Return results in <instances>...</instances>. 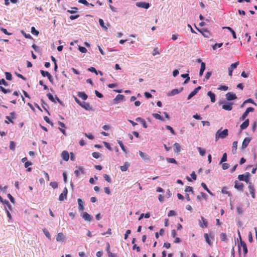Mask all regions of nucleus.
I'll return each instance as SVG.
<instances>
[{
  "label": "nucleus",
  "mask_w": 257,
  "mask_h": 257,
  "mask_svg": "<svg viewBox=\"0 0 257 257\" xmlns=\"http://www.w3.org/2000/svg\"><path fill=\"white\" fill-rule=\"evenodd\" d=\"M228 131L227 129H225L221 131V129L218 130L215 134V140L217 141L219 139H224L228 135Z\"/></svg>",
  "instance_id": "f257e3e1"
},
{
  "label": "nucleus",
  "mask_w": 257,
  "mask_h": 257,
  "mask_svg": "<svg viewBox=\"0 0 257 257\" xmlns=\"http://www.w3.org/2000/svg\"><path fill=\"white\" fill-rule=\"evenodd\" d=\"M238 234L239 235V238L240 239V243L238 244L239 249H240V247H242L244 254L245 255L247 252V248L246 244L244 242V241L241 240V235L239 231H238Z\"/></svg>",
  "instance_id": "f03ea898"
},
{
  "label": "nucleus",
  "mask_w": 257,
  "mask_h": 257,
  "mask_svg": "<svg viewBox=\"0 0 257 257\" xmlns=\"http://www.w3.org/2000/svg\"><path fill=\"white\" fill-rule=\"evenodd\" d=\"M249 176L250 173L249 172H246L244 174L239 175L238 176V179L240 181H243L248 184L250 182L249 181Z\"/></svg>",
  "instance_id": "7ed1b4c3"
},
{
  "label": "nucleus",
  "mask_w": 257,
  "mask_h": 257,
  "mask_svg": "<svg viewBox=\"0 0 257 257\" xmlns=\"http://www.w3.org/2000/svg\"><path fill=\"white\" fill-rule=\"evenodd\" d=\"M204 238L205 239L206 242L210 245H212V240H213L214 236L212 234V233H205L204 235Z\"/></svg>",
  "instance_id": "20e7f679"
},
{
  "label": "nucleus",
  "mask_w": 257,
  "mask_h": 257,
  "mask_svg": "<svg viewBox=\"0 0 257 257\" xmlns=\"http://www.w3.org/2000/svg\"><path fill=\"white\" fill-rule=\"evenodd\" d=\"M239 61L236 62L232 64L228 68V75L230 76L232 75V71L234 69H235L237 66L239 65Z\"/></svg>",
  "instance_id": "39448f33"
},
{
  "label": "nucleus",
  "mask_w": 257,
  "mask_h": 257,
  "mask_svg": "<svg viewBox=\"0 0 257 257\" xmlns=\"http://www.w3.org/2000/svg\"><path fill=\"white\" fill-rule=\"evenodd\" d=\"M136 5L139 8H142L146 9H148L150 7V4L146 2H138L136 3Z\"/></svg>",
  "instance_id": "423d86ee"
},
{
  "label": "nucleus",
  "mask_w": 257,
  "mask_h": 257,
  "mask_svg": "<svg viewBox=\"0 0 257 257\" xmlns=\"http://www.w3.org/2000/svg\"><path fill=\"white\" fill-rule=\"evenodd\" d=\"M124 98V96L122 94H118L115 98L113 100V104H116L121 101H122Z\"/></svg>",
  "instance_id": "0eeeda50"
},
{
  "label": "nucleus",
  "mask_w": 257,
  "mask_h": 257,
  "mask_svg": "<svg viewBox=\"0 0 257 257\" xmlns=\"http://www.w3.org/2000/svg\"><path fill=\"white\" fill-rule=\"evenodd\" d=\"M234 188L240 191H242L243 190L244 185L242 183L238 182L235 181L234 182Z\"/></svg>",
  "instance_id": "6e6552de"
},
{
  "label": "nucleus",
  "mask_w": 257,
  "mask_h": 257,
  "mask_svg": "<svg viewBox=\"0 0 257 257\" xmlns=\"http://www.w3.org/2000/svg\"><path fill=\"white\" fill-rule=\"evenodd\" d=\"M196 29L199 32H200L203 35L204 37H205L206 38L210 37L211 35H210V32L207 30L205 29H202L201 30H199L197 28H196Z\"/></svg>",
  "instance_id": "1a4fd4ad"
},
{
  "label": "nucleus",
  "mask_w": 257,
  "mask_h": 257,
  "mask_svg": "<svg viewBox=\"0 0 257 257\" xmlns=\"http://www.w3.org/2000/svg\"><path fill=\"white\" fill-rule=\"evenodd\" d=\"M201 87L200 86L196 87L193 91H192L188 96L187 99H190L193 96L197 94L198 91L201 89Z\"/></svg>",
  "instance_id": "9d476101"
},
{
  "label": "nucleus",
  "mask_w": 257,
  "mask_h": 257,
  "mask_svg": "<svg viewBox=\"0 0 257 257\" xmlns=\"http://www.w3.org/2000/svg\"><path fill=\"white\" fill-rule=\"evenodd\" d=\"M183 89V88L182 87L180 88V89H174L168 94V95L174 96L181 92Z\"/></svg>",
  "instance_id": "9b49d317"
},
{
  "label": "nucleus",
  "mask_w": 257,
  "mask_h": 257,
  "mask_svg": "<svg viewBox=\"0 0 257 257\" xmlns=\"http://www.w3.org/2000/svg\"><path fill=\"white\" fill-rule=\"evenodd\" d=\"M248 189H249V192L251 195L252 197L253 198H255V189L251 182H249L248 183Z\"/></svg>",
  "instance_id": "f8f14e48"
},
{
  "label": "nucleus",
  "mask_w": 257,
  "mask_h": 257,
  "mask_svg": "<svg viewBox=\"0 0 257 257\" xmlns=\"http://www.w3.org/2000/svg\"><path fill=\"white\" fill-rule=\"evenodd\" d=\"M251 141V139L249 138H245L244 140L243 141V142L242 143V146H241V148L242 149H245L248 144L249 143L250 141Z\"/></svg>",
  "instance_id": "ddd939ff"
},
{
  "label": "nucleus",
  "mask_w": 257,
  "mask_h": 257,
  "mask_svg": "<svg viewBox=\"0 0 257 257\" xmlns=\"http://www.w3.org/2000/svg\"><path fill=\"white\" fill-rule=\"evenodd\" d=\"M201 221H200L199 225L202 228H206L208 226V222L206 219H205L203 216L201 217Z\"/></svg>",
  "instance_id": "4468645a"
},
{
  "label": "nucleus",
  "mask_w": 257,
  "mask_h": 257,
  "mask_svg": "<svg viewBox=\"0 0 257 257\" xmlns=\"http://www.w3.org/2000/svg\"><path fill=\"white\" fill-rule=\"evenodd\" d=\"M226 98L228 100H232L236 98V96L234 93L228 92L226 94Z\"/></svg>",
  "instance_id": "2eb2a0df"
},
{
  "label": "nucleus",
  "mask_w": 257,
  "mask_h": 257,
  "mask_svg": "<svg viewBox=\"0 0 257 257\" xmlns=\"http://www.w3.org/2000/svg\"><path fill=\"white\" fill-rule=\"evenodd\" d=\"M10 115H11V116H6V119L9 120V121H8L7 120H5V122L6 123L9 124L10 122L13 123L12 119H14L16 118L15 113L14 112H11Z\"/></svg>",
  "instance_id": "dca6fc26"
},
{
  "label": "nucleus",
  "mask_w": 257,
  "mask_h": 257,
  "mask_svg": "<svg viewBox=\"0 0 257 257\" xmlns=\"http://www.w3.org/2000/svg\"><path fill=\"white\" fill-rule=\"evenodd\" d=\"M139 154L141 157L145 161H149L150 160V157L145 153L141 151H139Z\"/></svg>",
  "instance_id": "f3484780"
},
{
  "label": "nucleus",
  "mask_w": 257,
  "mask_h": 257,
  "mask_svg": "<svg viewBox=\"0 0 257 257\" xmlns=\"http://www.w3.org/2000/svg\"><path fill=\"white\" fill-rule=\"evenodd\" d=\"M82 217L85 220H87V221H90L92 219V217L90 215H89L87 212H84L83 213H82Z\"/></svg>",
  "instance_id": "a211bd4d"
},
{
  "label": "nucleus",
  "mask_w": 257,
  "mask_h": 257,
  "mask_svg": "<svg viewBox=\"0 0 257 257\" xmlns=\"http://www.w3.org/2000/svg\"><path fill=\"white\" fill-rule=\"evenodd\" d=\"M61 157L63 159L66 161H68L69 158V155L67 151H63L61 153Z\"/></svg>",
  "instance_id": "6ab92c4d"
},
{
  "label": "nucleus",
  "mask_w": 257,
  "mask_h": 257,
  "mask_svg": "<svg viewBox=\"0 0 257 257\" xmlns=\"http://www.w3.org/2000/svg\"><path fill=\"white\" fill-rule=\"evenodd\" d=\"M40 72L42 74V75L43 76V77H45V76H47L48 77V78L49 79V80H50V81H52V76L51 75V74L47 71H45L44 70H41L40 71Z\"/></svg>",
  "instance_id": "aec40b11"
},
{
  "label": "nucleus",
  "mask_w": 257,
  "mask_h": 257,
  "mask_svg": "<svg viewBox=\"0 0 257 257\" xmlns=\"http://www.w3.org/2000/svg\"><path fill=\"white\" fill-rule=\"evenodd\" d=\"M78 168V170H76L74 171V173L77 177L79 176L80 174H84V173L83 167L79 166Z\"/></svg>",
  "instance_id": "412c9836"
},
{
  "label": "nucleus",
  "mask_w": 257,
  "mask_h": 257,
  "mask_svg": "<svg viewBox=\"0 0 257 257\" xmlns=\"http://www.w3.org/2000/svg\"><path fill=\"white\" fill-rule=\"evenodd\" d=\"M77 201H78V203L79 210H83L84 209V202L80 198H78L77 200Z\"/></svg>",
  "instance_id": "4be33fe9"
},
{
  "label": "nucleus",
  "mask_w": 257,
  "mask_h": 257,
  "mask_svg": "<svg viewBox=\"0 0 257 257\" xmlns=\"http://www.w3.org/2000/svg\"><path fill=\"white\" fill-rule=\"evenodd\" d=\"M232 103H227L226 104H223L222 106V109L226 110H231L232 109Z\"/></svg>",
  "instance_id": "5701e85b"
},
{
  "label": "nucleus",
  "mask_w": 257,
  "mask_h": 257,
  "mask_svg": "<svg viewBox=\"0 0 257 257\" xmlns=\"http://www.w3.org/2000/svg\"><path fill=\"white\" fill-rule=\"evenodd\" d=\"M249 125V119H246L241 125H240V129L241 130H244Z\"/></svg>",
  "instance_id": "b1692460"
},
{
  "label": "nucleus",
  "mask_w": 257,
  "mask_h": 257,
  "mask_svg": "<svg viewBox=\"0 0 257 257\" xmlns=\"http://www.w3.org/2000/svg\"><path fill=\"white\" fill-rule=\"evenodd\" d=\"M65 237L63 235V233L60 232L58 233L57 237H56V240L57 241H63L64 240Z\"/></svg>",
  "instance_id": "393cba45"
},
{
  "label": "nucleus",
  "mask_w": 257,
  "mask_h": 257,
  "mask_svg": "<svg viewBox=\"0 0 257 257\" xmlns=\"http://www.w3.org/2000/svg\"><path fill=\"white\" fill-rule=\"evenodd\" d=\"M174 150L177 153L181 151V147L178 143H176L174 144Z\"/></svg>",
  "instance_id": "a878e982"
},
{
  "label": "nucleus",
  "mask_w": 257,
  "mask_h": 257,
  "mask_svg": "<svg viewBox=\"0 0 257 257\" xmlns=\"http://www.w3.org/2000/svg\"><path fill=\"white\" fill-rule=\"evenodd\" d=\"M207 95L210 97L211 101L212 102H214L215 101V95L211 91H208Z\"/></svg>",
  "instance_id": "bb28decb"
},
{
  "label": "nucleus",
  "mask_w": 257,
  "mask_h": 257,
  "mask_svg": "<svg viewBox=\"0 0 257 257\" xmlns=\"http://www.w3.org/2000/svg\"><path fill=\"white\" fill-rule=\"evenodd\" d=\"M205 69V63L204 62H201V67H200V72H199L200 76H201L203 75Z\"/></svg>",
  "instance_id": "cd10ccee"
},
{
  "label": "nucleus",
  "mask_w": 257,
  "mask_h": 257,
  "mask_svg": "<svg viewBox=\"0 0 257 257\" xmlns=\"http://www.w3.org/2000/svg\"><path fill=\"white\" fill-rule=\"evenodd\" d=\"M237 148V142L234 141L233 142L232 147V152L233 154H234L236 153Z\"/></svg>",
  "instance_id": "c85d7f7f"
},
{
  "label": "nucleus",
  "mask_w": 257,
  "mask_h": 257,
  "mask_svg": "<svg viewBox=\"0 0 257 257\" xmlns=\"http://www.w3.org/2000/svg\"><path fill=\"white\" fill-rule=\"evenodd\" d=\"M78 96L81 98L83 100H86L87 98V95L86 93H85L83 92H78Z\"/></svg>",
  "instance_id": "c756f323"
},
{
  "label": "nucleus",
  "mask_w": 257,
  "mask_h": 257,
  "mask_svg": "<svg viewBox=\"0 0 257 257\" xmlns=\"http://www.w3.org/2000/svg\"><path fill=\"white\" fill-rule=\"evenodd\" d=\"M82 108L85 109L86 110L90 109V105L88 103L85 102H81V105H80Z\"/></svg>",
  "instance_id": "7c9ffc66"
},
{
  "label": "nucleus",
  "mask_w": 257,
  "mask_h": 257,
  "mask_svg": "<svg viewBox=\"0 0 257 257\" xmlns=\"http://www.w3.org/2000/svg\"><path fill=\"white\" fill-rule=\"evenodd\" d=\"M221 192L223 194H227L228 196H231V193L227 190V188L226 187H223L222 188Z\"/></svg>",
  "instance_id": "2f4dec72"
},
{
  "label": "nucleus",
  "mask_w": 257,
  "mask_h": 257,
  "mask_svg": "<svg viewBox=\"0 0 257 257\" xmlns=\"http://www.w3.org/2000/svg\"><path fill=\"white\" fill-rule=\"evenodd\" d=\"M181 77L186 78V80L184 82V84L188 83L190 80V77L188 74H183L181 75Z\"/></svg>",
  "instance_id": "473e14b6"
},
{
  "label": "nucleus",
  "mask_w": 257,
  "mask_h": 257,
  "mask_svg": "<svg viewBox=\"0 0 257 257\" xmlns=\"http://www.w3.org/2000/svg\"><path fill=\"white\" fill-rule=\"evenodd\" d=\"M117 142H118V144L119 145V146L120 147V148H121V150H122V151L124 153L126 154V153H127L126 149H125V148L124 145L123 144L122 141L118 140V141H117Z\"/></svg>",
  "instance_id": "72a5a7b5"
},
{
  "label": "nucleus",
  "mask_w": 257,
  "mask_h": 257,
  "mask_svg": "<svg viewBox=\"0 0 257 257\" xmlns=\"http://www.w3.org/2000/svg\"><path fill=\"white\" fill-rule=\"evenodd\" d=\"M225 28L228 29L230 32V33L232 34V37L234 39L236 38V35L235 32L231 28H230L229 27H225Z\"/></svg>",
  "instance_id": "f704fd0d"
},
{
  "label": "nucleus",
  "mask_w": 257,
  "mask_h": 257,
  "mask_svg": "<svg viewBox=\"0 0 257 257\" xmlns=\"http://www.w3.org/2000/svg\"><path fill=\"white\" fill-rule=\"evenodd\" d=\"M152 115L156 119H159V120H162V121H164V118L162 116H161L159 114H158V113H153Z\"/></svg>",
  "instance_id": "c9c22d12"
},
{
  "label": "nucleus",
  "mask_w": 257,
  "mask_h": 257,
  "mask_svg": "<svg viewBox=\"0 0 257 257\" xmlns=\"http://www.w3.org/2000/svg\"><path fill=\"white\" fill-rule=\"evenodd\" d=\"M201 186L202 187L211 195H213L212 193L210 191V190L208 188L207 185L203 182L201 183Z\"/></svg>",
  "instance_id": "e433bc0d"
},
{
  "label": "nucleus",
  "mask_w": 257,
  "mask_h": 257,
  "mask_svg": "<svg viewBox=\"0 0 257 257\" xmlns=\"http://www.w3.org/2000/svg\"><path fill=\"white\" fill-rule=\"evenodd\" d=\"M78 3H80V4H82L85 6L90 5L92 7L94 6V5L93 4L88 3L86 0H79Z\"/></svg>",
  "instance_id": "4c0bfd02"
},
{
  "label": "nucleus",
  "mask_w": 257,
  "mask_h": 257,
  "mask_svg": "<svg viewBox=\"0 0 257 257\" xmlns=\"http://www.w3.org/2000/svg\"><path fill=\"white\" fill-rule=\"evenodd\" d=\"M197 150L201 156H203L205 154L206 151L204 149H202L201 147H198Z\"/></svg>",
  "instance_id": "58836bf2"
},
{
  "label": "nucleus",
  "mask_w": 257,
  "mask_h": 257,
  "mask_svg": "<svg viewBox=\"0 0 257 257\" xmlns=\"http://www.w3.org/2000/svg\"><path fill=\"white\" fill-rule=\"evenodd\" d=\"M99 23L102 28H104L105 30L107 29V28L104 25V23L102 19H99Z\"/></svg>",
  "instance_id": "ea45409f"
},
{
  "label": "nucleus",
  "mask_w": 257,
  "mask_h": 257,
  "mask_svg": "<svg viewBox=\"0 0 257 257\" xmlns=\"http://www.w3.org/2000/svg\"><path fill=\"white\" fill-rule=\"evenodd\" d=\"M226 160H227V154L226 153H225L223 154V156L222 157V158L221 159L220 163H222L223 162L226 161Z\"/></svg>",
  "instance_id": "a19ab883"
},
{
  "label": "nucleus",
  "mask_w": 257,
  "mask_h": 257,
  "mask_svg": "<svg viewBox=\"0 0 257 257\" xmlns=\"http://www.w3.org/2000/svg\"><path fill=\"white\" fill-rule=\"evenodd\" d=\"M16 147V144L13 141H11L10 143V149L14 151Z\"/></svg>",
  "instance_id": "79ce46f5"
},
{
  "label": "nucleus",
  "mask_w": 257,
  "mask_h": 257,
  "mask_svg": "<svg viewBox=\"0 0 257 257\" xmlns=\"http://www.w3.org/2000/svg\"><path fill=\"white\" fill-rule=\"evenodd\" d=\"M128 168V165L125 163L123 166H120V169L122 172L126 171Z\"/></svg>",
  "instance_id": "37998d69"
},
{
  "label": "nucleus",
  "mask_w": 257,
  "mask_h": 257,
  "mask_svg": "<svg viewBox=\"0 0 257 257\" xmlns=\"http://www.w3.org/2000/svg\"><path fill=\"white\" fill-rule=\"evenodd\" d=\"M92 156L93 158L95 159H98L100 157L101 154L98 152H93L92 154Z\"/></svg>",
  "instance_id": "c03bdc74"
},
{
  "label": "nucleus",
  "mask_w": 257,
  "mask_h": 257,
  "mask_svg": "<svg viewBox=\"0 0 257 257\" xmlns=\"http://www.w3.org/2000/svg\"><path fill=\"white\" fill-rule=\"evenodd\" d=\"M166 128L168 130L170 131L172 135H175V131H174L173 128L171 126H170V125H166Z\"/></svg>",
  "instance_id": "a18cd8bd"
},
{
  "label": "nucleus",
  "mask_w": 257,
  "mask_h": 257,
  "mask_svg": "<svg viewBox=\"0 0 257 257\" xmlns=\"http://www.w3.org/2000/svg\"><path fill=\"white\" fill-rule=\"evenodd\" d=\"M31 33L33 34V35H35L36 36H38V34H39V32L36 30L35 28V27H32L31 28Z\"/></svg>",
  "instance_id": "49530a36"
},
{
  "label": "nucleus",
  "mask_w": 257,
  "mask_h": 257,
  "mask_svg": "<svg viewBox=\"0 0 257 257\" xmlns=\"http://www.w3.org/2000/svg\"><path fill=\"white\" fill-rule=\"evenodd\" d=\"M228 87L225 85H220L218 88V89H219L220 90H223V91H226L228 90Z\"/></svg>",
  "instance_id": "de8ad7c7"
},
{
  "label": "nucleus",
  "mask_w": 257,
  "mask_h": 257,
  "mask_svg": "<svg viewBox=\"0 0 257 257\" xmlns=\"http://www.w3.org/2000/svg\"><path fill=\"white\" fill-rule=\"evenodd\" d=\"M6 78L8 80H11L12 78V74L9 72H6Z\"/></svg>",
  "instance_id": "09e8293b"
},
{
  "label": "nucleus",
  "mask_w": 257,
  "mask_h": 257,
  "mask_svg": "<svg viewBox=\"0 0 257 257\" xmlns=\"http://www.w3.org/2000/svg\"><path fill=\"white\" fill-rule=\"evenodd\" d=\"M72 10H68L67 12L70 14H74L76 13L77 10H78L77 8L73 7L72 8Z\"/></svg>",
  "instance_id": "8fccbe9b"
},
{
  "label": "nucleus",
  "mask_w": 257,
  "mask_h": 257,
  "mask_svg": "<svg viewBox=\"0 0 257 257\" xmlns=\"http://www.w3.org/2000/svg\"><path fill=\"white\" fill-rule=\"evenodd\" d=\"M222 45H223L222 43H216V44H215V45H214L212 46V49L213 50H215L216 49V47L220 48V47H221L222 46Z\"/></svg>",
  "instance_id": "3c124183"
},
{
  "label": "nucleus",
  "mask_w": 257,
  "mask_h": 257,
  "mask_svg": "<svg viewBox=\"0 0 257 257\" xmlns=\"http://www.w3.org/2000/svg\"><path fill=\"white\" fill-rule=\"evenodd\" d=\"M43 232L47 237H48L49 239H50L51 235H50V233L49 232V231L47 229H44Z\"/></svg>",
  "instance_id": "603ef678"
},
{
  "label": "nucleus",
  "mask_w": 257,
  "mask_h": 257,
  "mask_svg": "<svg viewBox=\"0 0 257 257\" xmlns=\"http://www.w3.org/2000/svg\"><path fill=\"white\" fill-rule=\"evenodd\" d=\"M50 185L54 189L58 187V184L56 182H52L50 183Z\"/></svg>",
  "instance_id": "864d4df0"
},
{
  "label": "nucleus",
  "mask_w": 257,
  "mask_h": 257,
  "mask_svg": "<svg viewBox=\"0 0 257 257\" xmlns=\"http://www.w3.org/2000/svg\"><path fill=\"white\" fill-rule=\"evenodd\" d=\"M167 161L168 163L176 164V161L174 158H167Z\"/></svg>",
  "instance_id": "5fc2aeb1"
},
{
  "label": "nucleus",
  "mask_w": 257,
  "mask_h": 257,
  "mask_svg": "<svg viewBox=\"0 0 257 257\" xmlns=\"http://www.w3.org/2000/svg\"><path fill=\"white\" fill-rule=\"evenodd\" d=\"M47 96L49 98V99L52 102H55L53 96L51 93H49L47 94Z\"/></svg>",
  "instance_id": "6e6d98bb"
},
{
  "label": "nucleus",
  "mask_w": 257,
  "mask_h": 257,
  "mask_svg": "<svg viewBox=\"0 0 257 257\" xmlns=\"http://www.w3.org/2000/svg\"><path fill=\"white\" fill-rule=\"evenodd\" d=\"M78 49H79V50L80 51V52H81V53H85L87 51V49L84 47L80 46V47H79Z\"/></svg>",
  "instance_id": "4d7b16f0"
},
{
  "label": "nucleus",
  "mask_w": 257,
  "mask_h": 257,
  "mask_svg": "<svg viewBox=\"0 0 257 257\" xmlns=\"http://www.w3.org/2000/svg\"><path fill=\"white\" fill-rule=\"evenodd\" d=\"M103 177L104 178V179L107 181L108 183H110L111 180V179L109 177V176L107 175V174H104L103 175Z\"/></svg>",
  "instance_id": "13d9d810"
},
{
  "label": "nucleus",
  "mask_w": 257,
  "mask_h": 257,
  "mask_svg": "<svg viewBox=\"0 0 257 257\" xmlns=\"http://www.w3.org/2000/svg\"><path fill=\"white\" fill-rule=\"evenodd\" d=\"M185 191L186 192H193V188L190 186H187L185 188Z\"/></svg>",
  "instance_id": "bf43d9fd"
},
{
  "label": "nucleus",
  "mask_w": 257,
  "mask_h": 257,
  "mask_svg": "<svg viewBox=\"0 0 257 257\" xmlns=\"http://www.w3.org/2000/svg\"><path fill=\"white\" fill-rule=\"evenodd\" d=\"M0 30L5 34L7 35H11L12 34L10 33H9L7 29L3 28H0Z\"/></svg>",
  "instance_id": "052dcab7"
},
{
  "label": "nucleus",
  "mask_w": 257,
  "mask_h": 257,
  "mask_svg": "<svg viewBox=\"0 0 257 257\" xmlns=\"http://www.w3.org/2000/svg\"><path fill=\"white\" fill-rule=\"evenodd\" d=\"M229 167V165L228 163H223L222 165V168L223 170L227 169Z\"/></svg>",
  "instance_id": "680f3d73"
},
{
  "label": "nucleus",
  "mask_w": 257,
  "mask_h": 257,
  "mask_svg": "<svg viewBox=\"0 0 257 257\" xmlns=\"http://www.w3.org/2000/svg\"><path fill=\"white\" fill-rule=\"evenodd\" d=\"M159 54H160V53H159V52L158 51V49L157 48H156L153 50V53H152L153 56H155V55H158Z\"/></svg>",
  "instance_id": "e2e57ef3"
},
{
  "label": "nucleus",
  "mask_w": 257,
  "mask_h": 257,
  "mask_svg": "<svg viewBox=\"0 0 257 257\" xmlns=\"http://www.w3.org/2000/svg\"><path fill=\"white\" fill-rule=\"evenodd\" d=\"M212 74L211 72H207L205 76V79L208 80Z\"/></svg>",
  "instance_id": "0e129e2a"
},
{
  "label": "nucleus",
  "mask_w": 257,
  "mask_h": 257,
  "mask_svg": "<svg viewBox=\"0 0 257 257\" xmlns=\"http://www.w3.org/2000/svg\"><path fill=\"white\" fill-rule=\"evenodd\" d=\"M176 212L174 210H170L168 213V216H175L176 215Z\"/></svg>",
  "instance_id": "69168bd1"
},
{
  "label": "nucleus",
  "mask_w": 257,
  "mask_h": 257,
  "mask_svg": "<svg viewBox=\"0 0 257 257\" xmlns=\"http://www.w3.org/2000/svg\"><path fill=\"white\" fill-rule=\"evenodd\" d=\"M104 144V146L105 147L108 149L110 151H111L112 150V148L111 147H110V145L109 143H107V142H104L103 143Z\"/></svg>",
  "instance_id": "338daca9"
},
{
  "label": "nucleus",
  "mask_w": 257,
  "mask_h": 257,
  "mask_svg": "<svg viewBox=\"0 0 257 257\" xmlns=\"http://www.w3.org/2000/svg\"><path fill=\"white\" fill-rule=\"evenodd\" d=\"M88 70L90 72L95 73L96 74H97L96 70L94 67H91L88 69Z\"/></svg>",
  "instance_id": "774afa93"
}]
</instances>
